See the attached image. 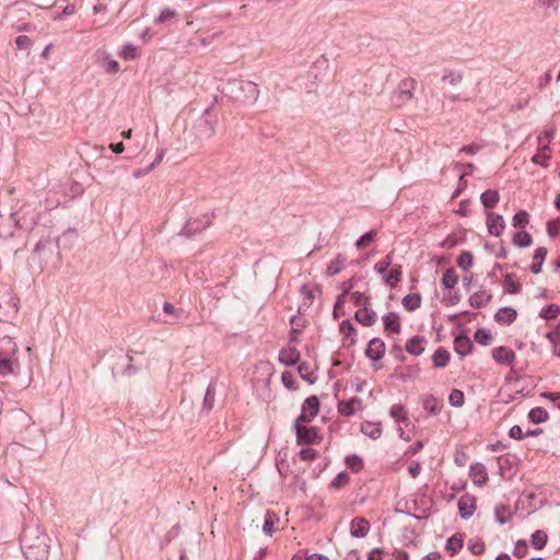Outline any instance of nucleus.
<instances>
[{
  "label": "nucleus",
  "mask_w": 560,
  "mask_h": 560,
  "mask_svg": "<svg viewBox=\"0 0 560 560\" xmlns=\"http://www.w3.org/2000/svg\"><path fill=\"white\" fill-rule=\"evenodd\" d=\"M529 223V214L525 210H521L513 215L512 224L514 228H525Z\"/></svg>",
  "instance_id": "obj_47"
},
{
  "label": "nucleus",
  "mask_w": 560,
  "mask_h": 560,
  "mask_svg": "<svg viewBox=\"0 0 560 560\" xmlns=\"http://www.w3.org/2000/svg\"><path fill=\"white\" fill-rule=\"evenodd\" d=\"M547 248L546 247H538L536 248L534 256H533V262L530 265V271L535 275H538L541 272L542 264L547 256Z\"/></svg>",
  "instance_id": "obj_26"
},
{
  "label": "nucleus",
  "mask_w": 560,
  "mask_h": 560,
  "mask_svg": "<svg viewBox=\"0 0 560 560\" xmlns=\"http://www.w3.org/2000/svg\"><path fill=\"white\" fill-rule=\"evenodd\" d=\"M319 411V401L316 396L307 397L303 405L301 415L296 418L298 421L311 422Z\"/></svg>",
  "instance_id": "obj_8"
},
{
  "label": "nucleus",
  "mask_w": 560,
  "mask_h": 560,
  "mask_svg": "<svg viewBox=\"0 0 560 560\" xmlns=\"http://www.w3.org/2000/svg\"><path fill=\"white\" fill-rule=\"evenodd\" d=\"M346 465L354 472H359L363 468V460L358 455H350L346 458Z\"/></svg>",
  "instance_id": "obj_51"
},
{
  "label": "nucleus",
  "mask_w": 560,
  "mask_h": 560,
  "mask_svg": "<svg viewBox=\"0 0 560 560\" xmlns=\"http://www.w3.org/2000/svg\"><path fill=\"white\" fill-rule=\"evenodd\" d=\"M302 421L295 420L296 438L299 443L318 444L322 440L315 427H305Z\"/></svg>",
  "instance_id": "obj_7"
},
{
  "label": "nucleus",
  "mask_w": 560,
  "mask_h": 560,
  "mask_svg": "<svg viewBox=\"0 0 560 560\" xmlns=\"http://www.w3.org/2000/svg\"><path fill=\"white\" fill-rule=\"evenodd\" d=\"M194 137L197 141L211 139L215 135L217 119L209 117L199 118L192 126Z\"/></svg>",
  "instance_id": "obj_6"
},
{
  "label": "nucleus",
  "mask_w": 560,
  "mask_h": 560,
  "mask_svg": "<svg viewBox=\"0 0 560 560\" xmlns=\"http://www.w3.org/2000/svg\"><path fill=\"white\" fill-rule=\"evenodd\" d=\"M226 94L235 102L253 104L258 100V85L252 81L233 79L228 82Z\"/></svg>",
  "instance_id": "obj_3"
},
{
  "label": "nucleus",
  "mask_w": 560,
  "mask_h": 560,
  "mask_svg": "<svg viewBox=\"0 0 560 560\" xmlns=\"http://www.w3.org/2000/svg\"><path fill=\"white\" fill-rule=\"evenodd\" d=\"M209 224H210L209 220H206L202 224L197 220L188 221L185 230L189 233L190 232H200L203 229H206Z\"/></svg>",
  "instance_id": "obj_61"
},
{
  "label": "nucleus",
  "mask_w": 560,
  "mask_h": 560,
  "mask_svg": "<svg viewBox=\"0 0 560 560\" xmlns=\"http://www.w3.org/2000/svg\"><path fill=\"white\" fill-rule=\"evenodd\" d=\"M517 312L516 310L504 306L501 307L495 314H494V320L499 324L510 325L516 320Z\"/></svg>",
  "instance_id": "obj_18"
},
{
  "label": "nucleus",
  "mask_w": 560,
  "mask_h": 560,
  "mask_svg": "<svg viewBox=\"0 0 560 560\" xmlns=\"http://www.w3.org/2000/svg\"><path fill=\"white\" fill-rule=\"evenodd\" d=\"M377 233L376 231H370L365 234H363L357 242H355V246L358 249H361V248H364L369 245V243H371L372 241L375 240Z\"/></svg>",
  "instance_id": "obj_56"
},
{
  "label": "nucleus",
  "mask_w": 560,
  "mask_h": 560,
  "mask_svg": "<svg viewBox=\"0 0 560 560\" xmlns=\"http://www.w3.org/2000/svg\"><path fill=\"white\" fill-rule=\"evenodd\" d=\"M463 78H464V75L462 72L451 70L443 74L442 81L447 82L450 85L455 86L463 81Z\"/></svg>",
  "instance_id": "obj_49"
},
{
  "label": "nucleus",
  "mask_w": 560,
  "mask_h": 560,
  "mask_svg": "<svg viewBox=\"0 0 560 560\" xmlns=\"http://www.w3.org/2000/svg\"><path fill=\"white\" fill-rule=\"evenodd\" d=\"M560 232V219L549 220L547 222V233L550 237H556Z\"/></svg>",
  "instance_id": "obj_63"
},
{
  "label": "nucleus",
  "mask_w": 560,
  "mask_h": 560,
  "mask_svg": "<svg viewBox=\"0 0 560 560\" xmlns=\"http://www.w3.org/2000/svg\"><path fill=\"white\" fill-rule=\"evenodd\" d=\"M389 415L393 419H395V421H407L408 420L407 411H406L405 407L400 404L393 405L389 410Z\"/></svg>",
  "instance_id": "obj_48"
},
{
  "label": "nucleus",
  "mask_w": 560,
  "mask_h": 560,
  "mask_svg": "<svg viewBox=\"0 0 560 560\" xmlns=\"http://www.w3.org/2000/svg\"><path fill=\"white\" fill-rule=\"evenodd\" d=\"M301 291L307 295L310 300H314L322 294V288L318 284L308 287L307 284L302 285Z\"/></svg>",
  "instance_id": "obj_58"
},
{
  "label": "nucleus",
  "mask_w": 560,
  "mask_h": 560,
  "mask_svg": "<svg viewBox=\"0 0 560 560\" xmlns=\"http://www.w3.org/2000/svg\"><path fill=\"white\" fill-rule=\"evenodd\" d=\"M350 481V478L347 472H339L330 482V487L335 489H340L347 486Z\"/></svg>",
  "instance_id": "obj_57"
},
{
  "label": "nucleus",
  "mask_w": 560,
  "mask_h": 560,
  "mask_svg": "<svg viewBox=\"0 0 560 560\" xmlns=\"http://www.w3.org/2000/svg\"><path fill=\"white\" fill-rule=\"evenodd\" d=\"M441 281L444 288L453 289L458 282V277L453 268H448L443 272Z\"/></svg>",
  "instance_id": "obj_41"
},
{
  "label": "nucleus",
  "mask_w": 560,
  "mask_h": 560,
  "mask_svg": "<svg viewBox=\"0 0 560 560\" xmlns=\"http://www.w3.org/2000/svg\"><path fill=\"white\" fill-rule=\"evenodd\" d=\"M527 549H528V545H527L526 540H523V539L517 540L514 546L513 555L517 558H523L527 553Z\"/></svg>",
  "instance_id": "obj_62"
},
{
  "label": "nucleus",
  "mask_w": 560,
  "mask_h": 560,
  "mask_svg": "<svg viewBox=\"0 0 560 560\" xmlns=\"http://www.w3.org/2000/svg\"><path fill=\"white\" fill-rule=\"evenodd\" d=\"M120 56H122L125 59H135L138 57V49L131 44H127L124 46Z\"/></svg>",
  "instance_id": "obj_64"
},
{
  "label": "nucleus",
  "mask_w": 560,
  "mask_h": 560,
  "mask_svg": "<svg viewBox=\"0 0 560 560\" xmlns=\"http://www.w3.org/2000/svg\"><path fill=\"white\" fill-rule=\"evenodd\" d=\"M163 311L165 314L171 316V319H164L163 323L165 324H177L179 323L182 316V312L176 310L175 306L170 302H164L163 304Z\"/></svg>",
  "instance_id": "obj_36"
},
{
  "label": "nucleus",
  "mask_w": 560,
  "mask_h": 560,
  "mask_svg": "<svg viewBox=\"0 0 560 560\" xmlns=\"http://www.w3.org/2000/svg\"><path fill=\"white\" fill-rule=\"evenodd\" d=\"M215 400V387L212 383H210L207 387L206 395L203 398L202 407L206 410H211L214 406Z\"/></svg>",
  "instance_id": "obj_45"
},
{
  "label": "nucleus",
  "mask_w": 560,
  "mask_h": 560,
  "mask_svg": "<svg viewBox=\"0 0 560 560\" xmlns=\"http://www.w3.org/2000/svg\"><path fill=\"white\" fill-rule=\"evenodd\" d=\"M18 345L11 337L0 339V359L14 358L18 353Z\"/></svg>",
  "instance_id": "obj_15"
},
{
  "label": "nucleus",
  "mask_w": 560,
  "mask_h": 560,
  "mask_svg": "<svg viewBox=\"0 0 560 560\" xmlns=\"http://www.w3.org/2000/svg\"><path fill=\"white\" fill-rule=\"evenodd\" d=\"M383 323L385 330L399 334L401 329L400 317L395 312H389L383 316Z\"/></svg>",
  "instance_id": "obj_20"
},
{
  "label": "nucleus",
  "mask_w": 560,
  "mask_h": 560,
  "mask_svg": "<svg viewBox=\"0 0 560 560\" xmlns=\"http://www.w3.org/2000/svg\"><path fill=\"white\" fill-rule=\"evenodd\" d=\"M346 260L347 258L345 255L338 254L336 258L328 264L326 275L335 276L339 273L343 269Z\"/></svg>",
  "instance_id": "obj_33"
},
{
  "label": "nucleus",
  "mask_w": 560,
  "mask_h": 560,
  "mask_svg": "<svg viewBox=\"0 0 560 560\" xmlns=\"http://www.w3.org/2000/svg\"><path fill=\"white\" fill-rule=\"evenodd\" d=\"M371 528L370 522L364 517H354L350 524V534L355 538H363Z\"/></svg>",
  "instance_id": "obj_13"
},
{
  "label": "nucleus",
  "mask_w": 560,
  "mask_h": 560,
  "mask_svg": "<svg viewBox=\"0 0 560 560\" xmlns=\"http://www.w3.org/2000/svg\"><path fill=\"white\" fill-rule=\"evenodd\" d=\"M362 400L358 397L351 398L350 400H341L338 402V411L340 415L350 417L355 412L357 408H361Z\"/></svg>",
  "instance_id": "obj_19"
},
{
  "label": "nucleus",
  "mask_w": 560,
  "mask_h": 560,
  "mask_svg": "<svg viewBox=\"0 0 560 560\" xmlns=\"http://www.w3.org/2000/svg\"><path fill=\"white\" fill-rule=\"evenodd\" d=\"M528 418L533 423L538 424L548 419V412L541 407H535L529 411Z\"/></svg>",
  "instance_id": "obj_44"
},
{
  "label": "nucleus",
  "mask_w": 560,
  "mask_h": 560,
  "mask_svg": "<svg viewBox=\"0 0 560 560\" xmlns=\"http://www.w3.org/2000/svg\"><path fill=\"white\" fill-rule=\"evenodd\" d=\"M432 361L435 368L446 366L450 361L448 351L443 347L438 348L432 355Z\"/></svg>",
  "instance_id": "obj_32"
},
{
  "label": "nucleus",
  "mask_w": 560,
  "mask_h": 560,
  "mask_svg": "<svg viewBox=\"0 0 560 560\" xmlns=\"http://www.w3.org/2000/svg\"><path fill=\"white\" fill-rule=\"evenodd\" d=\"M504 292L509 294H518L522 290V284L516 280L513 273H506L503 280Z\"/></svg>",
  "instance_id": "obj_30"
},
{
  "label": "nucleus",
  "mask_w": 560,
  "mask_h": 560,
  "mask_svg": "<svg viewBox=\"0 0 560 560\" xmlns=\"http://www.w3.org/2000/svg\"><path fill=\"white\" fill-rule=\"evenodd\" d=\"M178 16V13L176 10L171 8L163 9L160 14L155 18L154 23L155 24H165L170 23L174 20H176Z\"/></svg>",
  "instance_id": "obj_39"
},
{
  "label": "nucleus",
  "mask_w": 560,
  "mask_h": 560,
  "mask_svg": "<svg viewBox=\"0 0 560 560\" xmlns=\"http://www.w3.org/2000/svg\"><path fill=\"white\" fill-rule=\"evenodd\" d=\"M351 300L357 306L365 307L370 303V296L365 295L362 292H352Z\"/></svg>",
  "instance_id": "obj_59"
},
{
  "label": "nucleus",
  "mask_w": 560,
  "mask_h": 560,
  "mask_svg": "<svg viewBox=\"0 0 560 560\" xmlns=\"http://www.w3.org/2000/svg\"><path fill=\"white\" fill-rule=\"evenodd\" d=\"M546 337L553 346V354L560 357V322L553 330L547 334Z\"/></svg>",
  "instance_id": "obj_40"
},
{
  "label": "nucleus",
  "mask_w": 560,
  "mask_h": 560,
  "mask_svg": "<svg viewBox=\"0 0 560 560\" xmlns=\"http://www.w3.org/2000/svg\"><path fill=\"white\" fill-rule=\"evenodd\" d=\"M392 261H393L392 253H389L386 255V257L383 260L375 264V266H374L375 271L378 273H382V275L385 273L386 270L388 269V267L392 265Z\"/></svg>",
  "instance_id": "obj_60"
},
{
  "label": "nucleus",
  "mask_w": 560,
  "mask_h": 560,
  "mask_svg": "<svg viewBox=\"0 0 560 560\" xmlns=\"http://www.w3.org/2000/svg\"><path fill=\"white\" fill-rule=\"evenodd\" d=\"M401 303L407 311H415L421 305V296L418 293H409L402 298Z\"/></svg>",
  "instance_id": "obj_37"
},
{
  "label": "nucleus",
  "mask_w": 560,
  "mask_h": 560,
  "mask_svg": "<svg viewBox=\"0 0 560 560\" xmlns=\"http://www.w3.org/2000/svg\"><path fill=\"white\" fill-rule=\"evenodd\" d=\"M471 348L472 342L466 335H459L454 339V350L462 358L469 354Z\"/></svg>",
  "instance_id": "obj_21"
},
{
  "label": "nucleus",
  "mask_w": 560,
  "mask_h": 560,
  "mask_svg": "<svg viewBox=\"0 0 560 560\" xmlns=\"http://www.w3.org/2000/svg\"><path fill=\"white\" fill-rule=\"evenodd\" d=\"M354 318L357 322L362 324L363 326L370 327L376 322V313L369 308L368 306L359 308L354 313Z\"/></svg>",
  "instance_id": "obj_17"
},
{
  "label": "nucleus",
  "mask_w": 560,
  "mask_h": 560,
  "mask_svg": "<svg viewBox=\"0 0 560 560\" xmlns=\"http://www.w3.org/2000/svg\"><path fill=\"white\" fill-rule=\"evenodd\" d=\"M299 360L300 352L295 348L282 349L279 353V361L284 365H294Z\"/></svg>",
  "instance_id": "obj_25"
},
{
  "label": "nucleus",
  "mask_w": 560,
  "mask_h": 560,
  "mask_svg": "<svg viewBox=\"0 0 560 560\" xmlns=\"http://www.w3.org/2000/svg\"><path fill=\"white\" fill-rule=\"evenodd\" d=\"M474 338L479 345L487 346L489 345L492 336L489 330L480 328L476 330Z\"/></svg>",
  "instance_id": "obj_55"
},
{
  "label": "nucleus",
  "mask_w": 560,
  "mask_h": 560,
  "mask_svg": "<svg viewBox=\"0 0 560 560\" xmlns=\"http://www.w3.org/2000/svg\"><path fill=\"white\" fill-rule=\"evenodd\" d=\"M275 514L271 512H267L265 516V522L262 525V530L266 535L271 536L276 532L275 527Z\"/></svg>",
  "instance_id": "obj_53"
},
{
  "label": "nucleus",
  "mask_w": 560,
  "mask_h": 560,
  "mask_svg": "<svg viewBox=\"0 0 560 560\" xmlns=\"http://www.w3.org/2000/svg\"><path fill=\"white\" fill-rule=\"evenodd\" d=\"M538 141V153H536L533 158H532V162L534 164H539L544 167H547L548 166V161L550 160V154H549V145L548 144H542V138L541 137H538L537 139Z\"/></svg>",
  "instance_id": "obj_16"
},
{
  "label": "nucleus",
  "mask_w": 560,
  "mask_h": 560,
  "mask_svg": "<svg viewBox=\"0 0 560 560\" xmlns=\"http://www.w3.org/2000/svg\"><path fill=\"white\" fill-rule=\"evenodd\" d=\"M20 368V363L16 358L0 359V375L7 376L13 374L15 370Z\"/></svg>",
  "instance_id": "obj_28"
},
{
  "label": "nucleus",
  "mask_w": 560,
  "mask_h": 560,
  "mask_svg": "<svg viewBox=\"0 0 560 560\" xmlns=\"http://www.w3.org/2000/svg\"><path fill=\"white\" fill-rule=\"evenodd\" d=\"M340 332L343 335L345 339L349 341L348 346L355 343V328L350 320H342L340 323Z\"/></svg>",
  "instance_id": "obj_34"
},
{
  "label": "nucleus",
  "mask_w": 560,
  "mask_h": 560,
  "mask_svg": "<svg viewBox=\"0 0 560 560\" xmlns=\"http://www.w3.org/2000/svg\"><path fill=\"white\" fill-rule=\"evenodd\" d=\"M31 259L42 270H56L61 261L59 238L50 235L42 237L35 245Z\"/></svg>",
  "instance_id": "obj_2"
},
{
  "label": "nucleus",
  "mask_w": 560,
  "mask_h": 560,
  "mask_svg": "<svg viewBox=\"0 0 560 560\" xmlns=\"http://www.w3.org/2000/svg\"><path fill=\"white\" fill-rule=\"evenodd\" d=\"M493 360L503 365L512 366L515 361V352L508 347H498L492 350Z\"/></svg>",
  "instance_id": "obj_9"
},
{
  "label": "nucleus",
  "mask_w": 560,
  "mask_h": 560,
  "mask_svg": "<svg viewBox=\"0 0 560 560\" xmlns=\"http://www.w3.org/2000/svg\"><path fill=\"white\" fill-rule=\"evenodd\" d=\"M512 242L517 247H528L533 243V237L527 232H517L513 235Z\"/></svg>",
  "instance_id": "obj_42"
},
{
  "label": "nucleus",
  "mask_w": 560,
  "mask_h": 560,
  "mask_svg": "<svg viewBox=\"0 0 560 560\" xmlns=\"http://www.w3.org/2000/svg\"><path fill=\"white\" fill-rule=\"evenodd\" d=\"M474 264L472 254L469 252H463L457 258V265L464 270H468Z\"/></svg>",
  "instance_id": "obj_52"
},
{
  "label": "nucleus",
  "mask_w": 560,
  "mask_h": 560,
  "mask_svg": "<svg viewBox=\"0 0 560 560\" xmlns=\"http://www.w3.org/2000/svg\"><path fill=\"white\" fill-rule=\"evenodd\" d=\"M547 539H548L547 534L540 529L534 532L530 537L532 545L537 550H540L546 546Z\"/></svg>",
  "instance_id": "obj_43"
},
{
  "label": "nucleus",
  "mask_w": 560,
  "mask_h": 560,
  "mask_svg": "<svg viewBox=\"0 0 560 560\" xmlns=\"http://www.w3.org/2000/svg\"><path fill=\"white\" fill-rule=\"evenodd\" d=\"M424 337L413 336L406 345V351L412 355H420L424 351Z\"/></svg>",
  "instance_id": "obj_27"
},
{
  "label": "nucleus",
  "mask_w": 560,
  "mask_h": 560,
  "mask_svg": "<svg viewBox=\"0 0 560 560\" xmlns=\"http://www.w3.org/2000/svg\"><path fill=\"white\" fill-rule=\"evenodd\" d=\"M494 514H495V521L501 525H504L512 520V514H511L510 508L504 504L498 505L495 508Z\"/></svg>",
  "instance_id": "obj_38"
},
{
  "label": "nucleus",
  "mask_w": 560,
  "mask_h": 560,
  "mask_svg": "<svg viewBox=\"0 0 560 560\" xmlns=\"http://www.w3.org/2000/svg\"><path fill=\"white\" fill-rule=\"evenodd\" d=\"M361 431L364 435L377 440L382 435V423L381 422H372V421H364L361 424Z\"/></svg>",
  "instance_id": "obj_24"
},
{
  "label": "nucleus",
  "mask_w": 560,
  "mask_h": 560,
  "mask_svg": "<svg viewBox=\"0 0 560 560\" xmlns=\"http://www.w3.org/2000/svg\"><path fill=\"white\" fill-rule=\"evenodd\" d=\"M19 312V300L10 287L0 285V322H10Z\"/></svg>",
  "instance_id": "obj_5"
},
{
  "label": "nucleus",
  "mask_w": 560,
  "mask_h": 560,
  "mask_svg": "<svg viewBox=\"0 0 560 560\" xmlns=\"http://www.w3.org/2000/svg\"><path fill=\"white\" fill-rule=\"evenodd\" d=\"M417 85L415 78L408 77L400 80L389 97L392 107L400 109L411 102L415 98Z\"/></svg>",
  "instance_id": "obj_4"
},
{
  "label": "nucleus",
  "mask_w": 560,
  "mask_h": 560,
  "mask_svg": "<svg viewBox=\"0 0 560 560\" xmlns=\"http://www.w3.org/2000/svg\"><path fill=\"white\" fill-rule=\"evenodd\" d=\"M492 300V294L487 291H479L469 296V304L474 308L485 307Z\"/></svg>",
  "instance_id": "obj_23"
},
{
  "label": "nucleus",
  "mask_w": 560,
  "mask_h": 560,
  "mask_svg": "<svg viewBox=\"0 0 560 560\" xmlns=\"http://www.w3.org/2000/svg\"><path fill=\"white\" fill-rule=\"evenodd\" d=\"M402 269L400 265H395L390 271L384 277L385 282L390 287L395 288L401 280Z\"/></svg>",
  "instance_id": "obj_35"
},
{
  "label": "nucleus",
  "mask_w": 560,
  "mask_h": 560,
  "mask_svg": "<svg viewBox=\"0 0 560 560\" xmlns=\"http://www.w3.org/2000/svg\"><path fill=\"white\" fill-rule=\"evenodd\" d=\"M20 541L25 559L46 560L48 558L49 537L38 527L24 528Z\"/></svg>",
  "instance_id": "obj_1"
},
{
  "label": "nucleus",
  "mask_w": 560,
  "mask_h": 560,
  "mask_svg": "<svg viewBox=\"0 0 560 560\" xmlns=\"http://www.w3.org/2000/svg\"><path fill=\"white\" fill-rule=\"evenodd\" d=\"M355 281H357V278L352 277L349 280L343 281L341 283V285H340L341 294L337 298L336 306H338L341 302H343V299L346 295L351 294L350 292L354 288Z\"/></svg>",
  "instance_id": "obj_46"
},
{
  "label": "nucleus",
  "mask_w": 560,
  "mask_h": 560,
  "mask_svg": "<svg viewBox=\"0 0 560 560\" xmlns=\"http://www.w3.org/2000/svg\"><path fill=\"white\" fill-rule=\"evenodd\" d=\"M559 314H560V305L550 304L540 311L539 316L544 319H553Z\"/></svg>",
  "instance_id": "obj_50"
},
{
  "label": "nucleus",
  "mask_w": 560,
  "mask_h": 560,
  "mask_svg": "<svg viewBox=\"0 0 560 560\" xmlns=\"http://www.w3.org/2000/svg\"><path fill=\"white\" fill-rule=\"evenodd\" d=\"M500 199V195L495 189H487L480 196V201L486 209H492Z\"/></svg>",
  "instance_id": "obj_29"
},
{
  "label": "nucleus",
  "mask_w": 560,
  "mask_h": 560,
  "mask_svg": "<svg viewBox=\"0 0 560 560\" xmlns=\"http://www.w3.org/2000/svg\"><path fill=\"white\" fill-rule=\"evenodd\" d=\"M457 505L460 516L467 520L472 516L476 511V498L466 493L459 498Z\"/></svg>",
  "instance_id": "obj_10"
},
{
  "label": "nucleus",
  "mask_w": 560,
  "mask_h": 560,
  "mask_svg": "<svg viewBox=\"0 0 560 560\" xmlns=\"http://www.w3.org/2000/svg\"><path fill=\"white\" fill-rule=\"evenodd\" d=\"M464 546V538L462 534H455L447 539L445 550L451 555H456Z\"/></svg>",
  "instance_id": "obj_31"
},
{
  "label": "nucleus",
  "mask_w": 560,
  "mask_h": 560,
  "mask_svg": "<svg viewBox=\"0 0 560 560\" xmlns=\"http://www.w3.org/2000/svg\"><path fill=\"white\" fill-rule=\"evenodd\" d=\"M487 229L488 232L493 236H500L505 228V222L501 214L494 212L487 213Z\"/></svg>",
  "instance_id": "obj_11"
},
{
  "label": "nucleus",
  "mask_w": 560,
  "mask_h": 560,
  "mask_svg": "<svg viewBox=\"0 0 560 560\" xmlns=\"http://www.w3.org/2000/svg\"><path fill=\"white\" fill-rule=\"evenodd\" d=\"M470 477L476 486L482 487L488 481V472L486 466L482 463H474L469 468Z\"/></svg>",
  "instance_id": "obj_14"
},
{
  "label": "nucleus",
  "mask_w": 560,
  "mask_h": 560,
  "mask_svg": "<svg viewBox=\"0 0 560 560\" xmlns=\"http://www.w3.org/2000/svg\"><path fill=\"white\" fill-rule=\"evenodd\" d=\"M385 350L386 347L384 341L380 338H373L368 345L365 355L373 361H378L384 357Z\"/></svg>",
  "instance_id": "obj_12"
},
{
  "label": "nucleus",
  "mask_w": 560,
  "mask_h": 560,
  "mask_svg": "<svg viewBox=\"0 0 560 560\" xmlns=\"http://www.w3.org/2000/svg\"><path fill=\"white\" fill-rule=\"evenodd\" d=\"M422 406L429 415L435 416L441 411L443 401L433 395H427L422 399Z\"/></svg>",
  "instance_id": "obj_22"
},
{
  "label": "nucleus",
  "mask_w": 560,
  "mask_h": 560,
  "mask_svg": "<svg viewBox=\"0 0 560 560\" xmlns=\"http://www.w3.org/2000/svg\"><path fill=\"white\" fill-rule=\"evenodd\" d=\"M450 404L454 407H462L465 401L464 393L459 389H452L448 396Z\"/></svg>",
  "instance_id": "obj_54"
}]
</instances>
